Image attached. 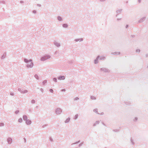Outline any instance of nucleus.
I'll return each instance as SVG.
<instances>
[{"mask_svg": "<svg viewBox=\"0 0 148 148\" xmlns=\"http://www.w3.org/2000/svg\"><path fill=\"white\" fill-rule=\"evenodd\" d=\"M48 125L47 124L43 125L42 126V127L43 128H44L46 127L47 126H48Z\"/></svg>", "mask_w": 148, "mask_h": 148, "instance_id": "obj_28", "label": "nucleus"}, {"mask_svg": "<svg viewBox=\"0 0 148 148\" xmlns=\"http://www.w3.org/2000/svg\"><path fill=\"white\" fill-rule=\"evenodd\" d=\"M7 141L8 144L9 145L11 144L12 143V138L10 137H8L7 139Z\"/></svg>", "mask_w": 148, "mask_h": 148, "instance_id": "obj_7", "label": "nucleus"}, {"mask_svg": "<svg viewBox=\"0 0 148 148\" xmlns=\"http://www.w3.org/2000/svg\"><path fill=\"white\" fill-rule=\"evenodd\" d=\"M128 27V25H126L125 27L126 28H127Z\"/></svg>", "mask_w": 148, "mask_h": 148, "instance_id": "obj_56", "label": "nucleus"}, {"mask_svg": "<svg viewBox=\"0 0 148 148\" xmlns=\"http://www.w3.org/2000/svg\"><path fill=\"white\" fill-rule=\"evenodd\" d=\"M66 90L65 89H63L62 90V91H65Z\"/></svg>", "mask_w": 148, "mask_h": 148, "instance_id": "obj_55", "label": "nucleus"}, {"mask_svg": "<svg viewBox=\"0 0 148 148\" xmlns=\"http://www.w3.org/2000/svg\"><path fill=\"white\" fill-rule=\"evenodd\" d=\"M49 91H50V92H51V93H53V89H50V90H49Z\"/></svg>", "mask_w": 148, "mask_h": 148, "instance_id": "obj_42", "label": "nucleus"}, {"mask_svg": "<svg viewBox=\"0 0 148 148\" xmlns=\"http://www.w3.org/2000/svg\"><path fill=\"white\" fill-rule=\"evenodd\" d=\"M49 139H50V141L51 142H53V139H52V138L51 137H50Z\"/></svg>", "mask_w": 148, "mask_h": 148, "instance_id": "obj_44", "label": "nucleus"}, {"mask_svg": "<svg viewBox=\"0 0 148 148\" xmlns=\"http://www.w3.org/2000/svg\"><path fill=\"white\" fill-rule=\"evenodd\" d=\"M6 56V53L4 52L3 54L2 55L1 57V58L2 60H3L5 59Z\"/></svg>", "mask_w": 148, "mask_h": 148, "instance_id": "obj_13", "label": "nucleus"}, {"mask_svg": "<svg viewBox=\"0 0 148 148\" xmlns=\"http://www.w3.org/2000/svg\"><path fill=\"white\" fill-rule=\"evenodd\" d=\"M141 0H138V2L139 3H140L141 2Z\"/></svg>", "mask_w": 148, "mask_h": 148, "instance_id": "obj_51", "label": "nucleus"}, {"mask_svg": "<svg viewBox=\"0 0 148 148\" xmlns=\"http://www.w3.org/2000/svg\"><path fill=\"white\" fill-rule=\"evenodd\" d=\"M62 110L60 108H57L55 110V113L56 115H60L62 112Z\"/></svg>", "mask_w": 148, "mask_h": 148, "instance_id": "obj_4", "label": "nucleus"}, {"mask_svg": "<svg viewBox=\"0 0 148 148\" xmlns=\"http://www.w3.org/2000/svg\"><path fill=\"white\" fill-rule=\"evenodd\" d=\"M83 40V39L82 38H79V39H75L74 40V41L75 42H82V41Z\"/></svg>", "mask_w": 148, "mask_h": 148, "instance_id": "obj_12", "label": "nucleus"}, {"mask_svg": "<svg viewBox=\"0 0 148 148\" xmlns=\"http://www.w3.org/2000/svg\"><path fill=\"white\" fill-rule=\"evenodd\" d=\"M25 122L27 125H30L31 124L32 122L31 120L28 119L25 121Z\"/></svg>", "mask_w": 148, "mask_h": 148, "instance_id": "obj_8", "label": "nucleus"}, {"mask_svg": "<svg viewBox=\"0 0 148 148\" xmlns=\"http://www.w3.org/2000/svg\"><path fill=\"white\" fill-rule=\"evenodd\" d=\"M18 121L19 123H22L23 122V120H22V119L21 118L19 119H18Z\"/></svg>", "mask_w": 148, "mask_h": 148, "instance_id": "obj_24", "label": "nucleus"}, {"mask_svg": "<svg viewBox=\"0 0 148 148\" xmlns=\"http://www.w3.org/2000/svg\"><path fill=\"white\" fill-rule=\"evenodd\" d=\"M58 79L59 80H64L65 79V76H60L58 77Z\"/></svg>", "mask_w": 148, "mask_h": 148, "instance_id": "obj_11", "label": "nucleus"}, {"mask_svg": "<svg viewBox=\"0 0 148 148\" xmlns=\"http://www.w3.org/2000/svg\"><path fill=\"white\" fill-rule=\"evenodd\" d=\"M23 120L25 121L28 119L27 116L26 115H23Z\"/></svg>", "mask_w": 148, "mask_h": 148, "instance_id": "obj_14", "label": "nucleus"}, {"mask_svg": "<svg viewBox=\"0 0 148 148\" xmlns=\"http://www.w3.org/2000/svg\"><path fill=\"white\" fill-rule=\"evenodd\" d=\"M20 3L21 4L23 3H24V1H20Z\"/></svg>", "mask_w": 148, "mask_h": 148, "instance_id": "obj_49", "label": "nucleus"}, {"mask_svg": "<svg viewBox=\"0 0 148 148\" xmlns=\"http://www.w3.org/2000/svg\"><path fill=\"white\" fill-rule=\"evenodd\" d=\"M131 142L132 144L133 145H134V142L133 140H132V138L131 139Z\"/></svg>", "mask_w": 148, "mask_h": 148, "instance_id": "obj_37", "label": "nucleus"}, {"mask_svg": "<svg viewBox=\"0 0 148 148\" xmlns=\"http://www.w3.org/2000/svg\"><path fill=\"white\" fill-rule=\"evenodd\" d=\"M93 111H94V112H95L96 113H97V114H100L98 112V109L97 108L94 109L93 110Z\"/></svg>", "mask_w": 148, "mask_h": 148, "instance_id": "obj_22", "label": "nucleus"}, {"mask_svg": "<svg viewBox=\"0 0 148 148\" xmlns=\"http://www.w3.org/2000/svg\"><path fill=\"white\" fill-rule=\"evenodd\" d=\"M100 71H103L105 73H109L110 70L106 68H102L100 69Z\"/></svg>", "mask_w": 148, "mask_h": 148, "instance_id": "obj_6", "label": "nucleus"}, {"mask_svg": "<svg viewBox=\"0 0 148 148\" xmlns=\"http://www.w3.org/2000/svg\"><path fill=\"white\" fill-rule=\"evenodd\" d=\"M18 91H19L22 94L27 93L28 92V90H23V89L20 88H18Z\"/></svg>", "mask_w": 148, "mask_h": 148, "instance_id": "obj_5", "label": "nucleus"}, {"mask_svg": "<svg viewBox=\"0 0 148 148\" xmlns=\"http://www.w3.org/2000/svg\"><path fill=\"white\" fill-rule=\"evenodd\" d=\"M113 131L114 132H118L119 131V130L115 129L113 130Z\"/></svg>", "mask_w": 148, "mask_h": 148, "instance_id": "obj_39", "label": "nucleus"}, {"mask_svg": "<svg viewBox=\"0 0 148 148\" xmlns=\"http://www.w3.org/2000/svg\"><path fill=\"white\" fill-rule=\"evenodd\" d=\"M24 61L27 64L26 66L27 68H31L33 66L34 64L32 60L30 59L28 60L27 59L25 58L24 59Z\"/></svg>", "mask_w": 148, "mask_h": 148, "instance_id": "obj_1", "label": "nucleus"}, {"mask_svg": "<svg viewBox=\"0 0 148 148\" xmlns=\"http://www.w3.org/2000/svg\"><path fill=\"white\" fill-rule=\"evenodd\" d=\"M28 110L29 112H32V108H30L28 109Z\"/></svg>", "mask_w": 148, "mask_h": 148, "instance_id": "obj_35", "label": "nucleus"}, {"mask_svg": "<svg viewBox=\"0 0 148 148\" xmlns=\"http://www.w3.org/2000/svg\"><path fill=\"white\" fill-rule=\"evenodd\" d=\"M47 82V81L46 80H44L42 82V84L44 85H45V84Z\"/></svg>", "mask_w": 148, "mask_h": 148, "instance_id": "obj_27", "label": "nucleus"}, {"mask_svg": "<svg viewBox=\"0 0 148 148\" xmlns=\"http://www.w3.org/2000/svg\"><path fill=\"white\" fill-rule=\"evenodd\" d=\"M106 59V57L104 56H98L94 60V63L95 64H98L99 62V60H104Z\"/></svg>", "mask_w": 148, "mask_h": 148, "instance_id": "obj_2", "label": "nucleus"}, {"mask_svg": "<svg viewBox=\"0 0 148 148\" xmlns=\"http://www.w3.org/2000/svg\"><path fill=\"white\" fill-rule=\"evenodd\" d=\"M90 98L92 100H95L96 99V98L95 97H94V96H91Z\"/></svg>", "mask_w": 148, "mask_h": 148, "instance_id": "obj_26", "label": "nucleus"}, {"mask_svg": "<svg viewBox=\"0 0 148 148\" xmlns=\"http://www.w3.org/2000/svg\"><path fill=\"white\" fill-rule=\"evenodd\" d=\"M102 124H103L104 125H105H105H106L105 124L103 123H102Z\"/></svg>", "mask_w": 148, "mask_h": 148, "instance_id": "obj_58", "label": "nucleus"}, {"mask_svg": "<svg viewBox=\"0 0 148 148\" xmlns=\"http://www.w3.org/2000/svg\"><path fill=\"white\" fill-rule=\"evenodd\" d=\"M51 56L48 54H46L42 57L40 58V60L42 61H44L47 59L50 58Z\"/></svg>", "mask_w": 148, "mask_h": 148, "instance_id": "obj_3", "label": "nucleus"}, {"mask_svg": "<svg viewBox=\"0 0 148 148\" xmlns=\"http://www.w3.org/2000/svg\"><path fill=\"white\" fill-rule=\"evenodd\" d=\"M70 118L69 117L67 118L66 120L64 121L65 123H67L69 122L70 121Z\"/></svg>", "mask_w": 148, "mask_h": 148, "instance_id": "obj_17", "label": "nucleus"}, {"mask_svg": "<svg viewBox=\"0 0 148 148\" xmlns=\"http://www.w3.org/2000/svg\"><path fill=\"white\" fill-rule=\"evenodd\" d=\"M2 3L3 4H5V2L4 1H0V3Z\"/></svg>", "mask_w": 148, "mask_h": 148, "instance_id": "obj_30", "label": "nucleus"}, {"mask_svg": "<svg viewBox=\"0 0 148 148\" xmlns=\"http://www.w3.org/2000/svg\"><path fill=\"white\" fill-rule=\"evenodd\" d=\"M19 110H17L15 112V113L16 114H18L19 113Z\"/></svg>", "mask_w": 148, "mask_h": 148, "instance_id": "obj_33", "label": "nucleus"}, {"mask_svg": "<svg viewBox=\"0 0 148 148\" xmlns=\"http://www.w3.org/2000/svg\"><path fill=\"white\" fill-rule=\"evenodd\" d=\"M57 19L59 21H62V17L60 16H58L57 17Z\"/></svg>", "mask_w": 148, "mask_h": 148, "instance_id": "obj_18", "label": "nucleus"}, {"mask_svg": "<svg viewBox=\"0 0 148 148\" xmlns=\"http://www.w3.org/2000/svg\"><path fill=\"white\" fill-rule=\"evenodd\" d=\"M72 61H69V64H71V63H72Z\"/></svg>", "mask_w": 148, "mask_h": 148, "instance_id": "obj_53", "label": "nucleus"}, {"mask_svg": "<svg viewBox=\"0 0 148 148\" xmlns=\"http://www.w3.org/2000/svg\"><path fill=\"white\" fill-rule=\"evenodd\" d=\"M146 17H144L141 18L138 21L139 23H141L144 21L146 19Z\"/></svg>", "mask_w": 148, "mask_h": 148, "instance_id": "obj_10", "label": "nucleus"}, {"mask_svg": "<svg viewBox=\"0 0 148 148\" xmlns=\"http://www.w3.org/2000/svg\"><path fill=\"white\" fill-rule=\"evenodd\" d=\"M32 12L33 13L35 14L36 13V11L35 10H34Z\"/></svg>", "mask_w": 148, "mask_h": 148, "instance_id": "obj_46", "label": "nucleus"}, {"mask_svg": "<svg viewBox=\"0 0 148 148\" xmlns=\"http://www.w3.org/2000/svg\"><path fill=\"white\" fill-rule=\"evenodd\" d=\"M84 143V142H82V143H80L79 145V147H80L81 146H82V145Z\"/></svg>", "mask_w": 148, "mask_h": 148, "instance_id": "obj_41", "label": "nucleus"}, {"mask_svg": "<svg viewBox=\"0 0 148 148\" xmlns=\"http://www.w3.org/2000/svg\"><path fill=\"white\" fill-rule=\"evenodd\" d=\"M146 57H147L148 56V54H147L146 55Z\"/></svg>", "mask_w": 148, "mask_h": 148, "instance_id": "obj_57", "label": "nucleus"}, {"mask_svg": "<svg viewBox=\"0 0 148 148\" xmlns=\"http://www.w3.org/2000/svg\"><path fill=\"white\" fill-rule=\"evenodd\" d=\"M125 103L126 105L128 106L130 105L131 104V102L130 101H126L125 102Z\"/></svg>", "mask_w": 148, "mask_h": 148, "instance_id": "obj_19", "label": "nucleus"}, {"mask_svg": "<svg viewBox=\"0 0 148 148\" xmlns=\"http://www.w3.org/2000/svg\"><path fill=\"white\" fill-rule=\"evenodd\" d=\"M53 43L57 47H59L60 46V43L57 41H54Z\"/></svg>", "mask_w": 148, "mask_h": 148, "instance_id": "obj_9", "label": "nucleus"}, {"mask_svg": "<svg viewBox=\"0 0 148 148\" xmlns=\"http://www.w3.org/2000/svg\"><path fill=\"white\" fill-rule=\"evenodd\" d=\"M58 53V52L57 51H56L54 53V55H56Z\"/></svg>", "mask_w": 148, "mask_h": 148, "instance_id": "obj_43", "label": "nucleus"}, {"mask_svg": "<svg viewBox=\"0 0 148 148\" xmlns=\"http://www.w3.org/2000/svg\"><path fill=\"white\" fill-rule=\"evenodd\" d=\"M79 99L78 97H76L74 99V101L77 100Z\"/></svg>", "mask_w": 148, "mask_h": 148, "instance_id": "obj_38", "label": "nucleus"}, {"mask_svg": "<svg viewBox=\"0 0 148 148\" xmlns=\"http://www.w3.org/2000/svg\"><path fill=\"white\" fill-rule=\"evenodd\" d=\"M37 5L38 6V7H40L41 6V5L40 4H38Z\"/></svg>", "mask_w": 148, "mask_h": 148, "instance_id": "obj_50", "label": "nucleus"}, {"mask_svg": "<svg viewBox=\"0 0 148 148\" xmlns=\"http://www.w3.org/2000/svg\"><path fill=\"white\" fill-rule=\"evenodd\" d=\"M62 27L65 28H66L68 27V25L67 24H63L62 25Z\"/></svg>", "mask_w": 148, "mask_h": 148, "instance_id": "obj_21", "label": "nucleus"}, {"mask_svg": "<svg viewBox=\"0 0 148 148\" xmlns=\"http://www.w3.org/2000/svg\"><path fill=\"white\" fill-rule=\"evenodd\" d=\"M78 117V114H76L75 115V116L74 117V119L75 120H76V119H77Z\"/></svg>", "mask_w": 148, "mask_h": 148, "instance_id": "obj_25", "label": "nucleus"}, {"mask_svg": "<svg viewBox=\"0 0 148 148\" xmlns=\"http://www.w3.org/2000/svg\"><path fill=\"white\" fill-rule=\"evenodd\" d=\"M99 123V121H97L95 123L93 124V126H95L97 125Z\"/></svg>", "mask_w": 148, "mask_h": 148, "instance_id": "obj_20", "label": "nucleus"}, {"mask_svg": "<svg viewBox=\"0 0 148 148\" xmlns=\"http://www.w3.org/2000/svg\"><path fill=\"white\" fill-rule=\"evenodd\" d=\"M34 77H35V78L37 79H39V77L38 75L35 74L34 75Z\"/></svg>", "mask_w": 148, "mask_h": 148, "instance_id": "obj_23", "label": "nucleus"}, {"mask_svg": "<svg viewBox=\"0 0 148 148\" xmlns=\"http://www.w3.org/2000/svg\"><path fill=\"white\" fill-rule=\"evenodd\" d=\"M24 140H25V141H26V139L25 138H24Z\"/></svg>", "mask_w": 148, "mask_h": 148, "instance_id": "obj_59", "label": "nucleus"}, {"mask_svg": "<svg viewBox=\"0 0 148 148\" xmlns=\"http://www.w3.org/2000/svg\"><path fill=\"white\" fill-rule=\"evenodd\" d=\"M10 95L12 96H13L14 95V93L12 92H11L10 93Z\"/></svg>", "mask_w": 148, "mask_h": 148, "instance_id": "obj_45", "label": "nucleus"}, {"mask_svg": "<svg viewBox=\"0 0 148 148\" xmlns=\"http://www.w3.org/2000/svg\"><path fill=\"white\" fill-rule=\"evenodd\" d=\"M4 126V124L3 123H0V127H3Z\"/></svg>", "mask_w": 148, "mask_h": 148, "instance_id": "obj_36", "label": "nucleus"}, {"mask_svg": "<svg viewBox=\"0 0 148 148\" xmlns=\"http://www.w3.org/2000/svg\"><path fill=\"white\" fill-rule=\"evenodd\" d=\"M138 118L137 117H135L134 118V119L133 121L134 122H136L138 120Z\"/></svg>", "mask_w": 148, "mask_h": 148, "instance_id": "obj_29", "label": "nucleus"}, {"mask_svg": "<svg viewBox=\"0 0 148 148\" xmlns=\"http://www.w3.org/2000/svg\"><path fill=\"white\" fill-rule=\"evenodd\" d=\"M121 18H117V21H119V20H121Z\"/></svg>", "mask_w": 148, "mask_h": 148, "instance_id": "obj_54", "label": "nucleus"}, {"mask_svg": "<svg viewBox=\"0 0 148 148\" xmlns=\"http://www.w3.org/2000/svg\"><path fill=\"white\" fill-rule=\"evenodd\" d=\"M80 142V140H79V141H78L77 142L75 143H72L71 144V145H73L74 144H76V143H79Z\"/></svg>", "mask_w": 148, "mask_h": 148, "instance_id": "obj_34", "label": "nucleus"}, {"mask_svg": "<svg viewBox=\"0 0 148 148\" xmlns=\"http://www.w3.org/2000/svg\"><path fill=\"white\" fill-rule=\"evenodd\" d=\"M40 91L42 92H43V89L42 88H41L40 89Z\"/></svg>", "mask_w": 148, "mask_h": 148, "instance_id": "obj_47", "label": "nucleus"}, {"mask_svg": "<svg viewBox=\"0 0 148 148\" xmlns=\"http://www.w3.org/2000/svg\"><path fill=\"white\" fill-rule=\"evenodd\" d=\"M120 52H114L111 53V54L114 55H119L120 54Z\"/></svg>", "mask_w": 148, "mask_h": 148, "instance_id": "obj_15", "label": "nucleus"}, {"mask_svg": "<svg viewBox=\"0 0 148 148\" xmlns=\"http://www.w3.org/2000/svg\"><path fill=\"white\" fill-rule=\"evenodd\" d=\"M106 0H99V1L100 2H104Z\"/></svg>", "mask_w": 148, "mask_h": 148, "instance_id": "obj_48", "label": "nucleus"}, {"mask_svg": "<svg viewBox=\"0 0 148 148\" xmlns=\"http://www.w3.org/2000/svg\"><path fill=\"white\" fill-rule=\"evenodd\" d=\"M140 51V50L139 49H137L136 50V53H139Z\"/></svg>", "mask_w": 148, "mask_h": 148, "instance_id": "obj_40", "label": "nucleus"}, {"mask_svg": "<svg viewBox=\"0 0 148 148\" xmlns=\"http://www.w3.org/2000/svg\"><path fill=\"white\" fill-rule=\"evenodd\" d=\"M31 103L32 104H34L35 103V100L33 99L31 100Z\"/></svg>", "mask_w": 148, "mask_h": 148, "instance_id": "obj_32", "label": "nucleus"}, {"mask_svg": "<svg viewBox=\"0 0 148 148\" xmlns=\"http://www.w3.org/2000/svg\"><path fill=\"white\" fill-rule=\"evenodd\" d=\"M104 113L103 112H102L101 113V114H100V115H103L104 114Z\"/></svg>", "mask_w": 148, "mask_h": 148, "instance_id": "obj_52", "label": "nucleus"}, {"mask_svg": "<svg viewBox=\"0 0 148 148\" xmlns=\"http://www.w3.org/2000/svg\"><path fill=\"white\" fill-rule=\"evenodd\" d=\"M122 10L121 9V10H118L116 11V12L117 14H116V16H117L121 12Z\"/></svg>", "mask_w": 148, "mask_h": 148, "instance_id": "obj_16", "label": "nucleus"}, {"mask_svg": "<svg viewBox=\"0 0 148 148\" xmlns=\"http://www.w3.org/2000/svg\"><path fill=\"white\" fill-rule=\"evenodd\" d=\"M53 81H54L55 82H57V78L55 77L53 79Z\"/></svg>", "mask_w": 148, "mask_h": 148, "instance_id": "obj_31", "label": "nucleus"}]
</instances>
